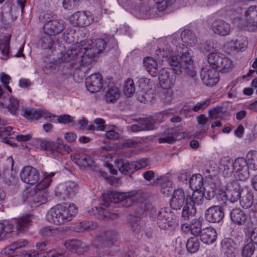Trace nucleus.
<instances>
[{"mask_svg": "<svg viewBox=\"0 0 257 257\" xmlns=\"http://www.w3.org/2000/svg\"><path fill=\"white\" fill-rule=\"evenodd\" d=\"M103 203L105 207L109 205V203H120L122 205L128 207L134 204L140 203L139 207L142 211L148 209L147 204L143 201L139 194L134 192H111L103 195Z\"/></svg>", "mask_w": 257, "mask_h": 257, "instance_id": "obj_1", "label": "nucleus"}, {"mask_svg": "<svg viewBox=\"0 0 257 257\" xmlns=\"http://www.w3.org/2000/svg\"><path fill=\"white\" fill-rule=\"evenodd\" d=\"M54 172L43 173L44 178L40 181V174L39 171L31 166L23 168L20 172L21 179L23 182L30 185H36L35 190H41L47 188L52 182Z\"/></svg>", "mask_w": 257, "mask_h": 257, "instance_id": "obj_2", "label": "nucleus"}, {"mask_svg": "<svg viewBox=\"0 0 257 257\" xmlns=\"http://www.w3.org/2000/svg\"><path fill=\"white\" fill-rule=\"evenodd\" d=\"M77 212L78 208L74 204L68 206L66 204H59L47 212L46 219L50 223L60 225L72 220Z\"/></svg>", "mask_w": 257, "mask_h": 257, "instance_id": "obj_3", "label": "nucleus"}, {"mask_svg": "<svg viewBox=\"0 0 257 257\" xmlns=\"http://www.w3.org/2000/svg\"><path fill=\"white\" fill-rule=\"evenodd\" d=\"M85 49L82 43L75 45L62 53L61 60L64 62L78 63L80 65H83L85 63H91L90 60H87Z\"/></svg>", "mask_w": 257, "mask_h": 257, "instance_id": "obj_4", "label": "nucleus"}, {"mask_svg": "<svg viewBox=\"0 0 257 257\" xmlns=\"http://www.w3.org/2000/svg\"><path fill=\"white\" fill-rule=\"evenodd\" d=\"M208 62L217 72L227 73L233 67L232 62L225 55L220 53H211L208 56Z\"/></svg>", "mask_w": 257, "mask_h": 257, "instance_id": "obj_5", "label": "nucleus"}, {"mask_svg": "<svg viewBox=\"0 0 257 257\" xmlns=\"http://www.w3.org/2000/svg\"><path fill=\"white\" fill-rule=\"evenodd\" d=\"M177 52L178 53L177 56L173 55V52L171 49L170 46L164 42L156 50V55L158 60L162 61H167L170 65L174 67V68H177L183 66L179 58V50H177Z\"/></svg>", "mask_w": 257, "mask_h": 257, "instance_id": "obj_6", "label": "nucleus"}, {"mask_svg": "<svg viewBox=\"0 0 257 257\" xmlns=\"http://www.w3.org/2000/svg\"><path fill=\"white\" fill-rule=\"evenodd\" d=\"M41 147L47 152V156L59 159L65 154L69 153L70 148L69 146L64 144L61 141L58 142L44 141L41 143Z\"/></svg>", "mask_w": 257, "mask_h": 257, "instance_id": "obj_7", "label": "nucleus"}, {"mask_svg": "<svg viewBox=\"0 0 257 257\" xmlns=\"http://www.w3.org/2000/svg\"><path fill=\"white\" fill-rule=\"evenodd\" d=\"M32 219L31 215H26L22 217L14 219L13 220L12 223L5 224V229H4V238L9 237V234L13 232L14 228L13 223L15 224L17 230L21 231L30 225Z\"/></svg>", "mask_w": 257, "mask_h": 257, "instance_id": "obj_8", "label": "nucleus"}, {"mask_svg": "<svg viewBox=\"0 0 257 257\" xmlns=\"http://www.w3.org/2000/svg\"><path fill=\"white\" fill-rule=\"evenodd\" d=\"M211 67L210 65L205 66L200 71V78L203 84L210 87L215 85L219 81L218 72Z\"/></svg>", "mask_w": 257, "mask_h": 257, "instance_id": "obj_9", "label": "nucleus"}, {"mask_svg": "<svg viewBox=\"0 0 257 257\" xmlns=\"http://www.w3.org/2000/svg\"><path fill=\"white\" fill-rule=\"evenodd\" d=\"M175 221V216L169 209H160L157 215V222L161 229H165L173 226Z\"/></svg>", "mask_w": 257, "mask_h": 257, "instance_id": "obj_10", "label": "nucleus"}, {"mask_svg": "<svg viewBox=\"0 0 257 257\" xmlns=\"http://www.w3.org/2000/svg\"><path fill=\"white\" fill-rule=\"evenodd\" d=\"M230 210L218 205H214L208 208L205 213L206 220L213 223L219 222L224 216L225 212Z\"/></svg>", "mask_w": 257, "mask_h": 257, "instance_id": "obj_11", "label": "nucleus"}, {"mask_svg": "<svg viewBox=\"0 0 257 257\" xmlns=\"http://www.w3.org/2000/svg\"><path fill=\"white\" fill-rule=\"evenodd\" d=\"M249 166L246 160L237 158L235 160L234 176L236 179L245 181L249 177Z\"/></svg>", "mask_w": 257, "mask_h": 257, "instance_id": "obj_12", "label": "nucleus"}, {"mask_svg": "<svg viewBox=\"0 0 257 257\" xmlns=\"http://www.w3.org/2000/svg\"><path fill=\"white\" fill-rule=\"evenodd\" d=\"M70 21L75 26H86L90 25L94 21L93 17L90 12H77L73 14Z\"/></svg>", "mask_w": 257, "mask_h": 257, "instance_id": "obj_13", "label": "nucleus"}, {"mask_svg": "<svg viewBox=\"0 0 257 257\" xmlns=\"http://www.w3.org/2000/svg\"><path fill=\"white\" fill-rule=\"evenodd\" d=\"M174 71L171 72L168 69L163 68L160 70L158 77L160 84L165 89L172 88L175 84L176 76Z\"/></svg>", "mask_w": 257, "mask_h": 257, "instance_id": "obj_14", "label": "nucleus"}, {"mask_svg": "<svg viewBox=\"0 0 257 257\" xmlns=\"http://www.w3.org/2000/svg\"><path fill=\"white\" fill-rule=\"evenodd\" d=\"M23 111L24 113V116L30 120H38L41 117H44L50 121H52L54 118L56 117L55 115L48 112L46 110L26 108L23 109Z\"/></svg>", "mask_w": 257, "mask_h": 257, "instance_id": "obj_15", "label": "nucleus"}, {"mask_svg": "<svg viewBox=\"0 0 257 257\" xmlns=\"http://www.w3.org/2000/svg\"><path fill=\"white\" fill-rule=\"evenodd\" d=\"M89 44L86 45V46H84L85 48V53L86 54V57H87L88 60L91 61L92 59L102 53V51L105 49L106 47V42L103 39H98L95 41L93 44V46L90 48L88 47Z\"/></svg>", "mask_w": 257, "mask_h": 257, "instance_id": "obj_16", "label": "nucleus"}, {"mask_svg": "<svg viewBox=\"0 0 257 257\" xmlns=\"http://www.w3.org/2000/svg\"><path fill=\"white\" fill-rule=\"evenodd\" d=\"M85 85L88 90L91 93L99 91L103 85L101 75L98 73L91 74L86 78Z\"/></svg>", "mask_w": 257, "mask_h": 257, "instance_id": "obj_17", "label": "nucleus"}, {"mask_svg": "<svg viewBox=\"0 0 257 257\" xmlns=\"http://www.w3.org/2000/svg\"><path fill=\"white\" fill-rule=\"evenodd\" d=\"M211 29L215 34L224 37L230 34L231 27L230 25L227 22L221 19H217L212 23Z\"/></svg>", "mask_w": 257, "mask_h": 257, "instance_id": "obj_18", "label": "nucleus"}, {"mask_svg": "<svg viewBox=\"0 0 257 257\" xmlns=\"http://www.w3.org/2000/svg\"><path fill=\"white\" fill-rule=\"evenodd\" d=\"M204 222V219L202 217H199L193 219L190 224L184 223L181 226L182 230L187 233L189 232L197 236L199 235L202 232V223Z\"/></svg>", "mask_w": 257, "mask_h": 257, "instance_id": "obj_19", "label": "nucleus"}, {"mask_svg": "<svg viewBox=\"0 0 257 257\" xmlns=\"http://www.w3.org/2000/svg\"><path fill=\"white\" fill-rule=\"evenodd\" d=\"M218 168L225 177H230L235 169V161L229 157H223L219 161Z\"/></svg>", "mask_w": 257, "mask_h": 257, "instance_id": "obj_20", "label": "nucleus"}, {"mask_svg": "<svg viewBox=\"0 0 257 257\" xmlns=\"http://www.w3.org/2000/svg\"><path fill=\"white\" fill-rule=\"evenodd\" d=\"M220 251L226 257H235L236 244L231 238H225L220 243Z\"/></svg>", "mask_w": 257, "mask_h": 257, "instance_id": "obj_21", "label": "nucleus"}, {"mask_svg": "<svg viewBox=\"0 0 257 257\" xmlns=\"http://www.w3.org/2000/svg\"><path fill=\"white\" fill-rule=\"evenodd\" d=\"M186 200L185 193L182 189H178L174 191L170 205L174 210H180L185 205Z\"/></svg>", "mask_w": 257, "mask_h": 257, "instance_id": "obj_22", "label": "nucleus"}, {"mask_svg": "<svg viewBox=\"0 0 257 257\" xmlns=\"http://www.w3.org/2000/svg\"><path fill=\"white\" fill-rule=\"evenodd\" d=\"M44 26L47 34L56 35L63 31L65 28V23L62 20L55 19L50 23H47Z\"/></svg>", "mask_w": 257, "mask_h": 257, "instance_id": "obj_23", "label": "nucleus"}, {"mask_svg": "<svg viewBox=\"0 0 257 257\" xmlns=\"http://www.w3.org/2000/svg\"><path fill=\"white\" fill-rule=\"evenodd\" d=\"M231 220L238 225H245L247 220L246 214L239 208H232L229 211Z\"/></svg>", "mask_w": 257, "mask_h": 257, "instance_id": "obj_24", "label": "nucleus"}, {"mask_svg": "<svg viewBox=\"0 0 257 257\" xmlns=\"http://www.w3.org/2000/svg\"><path fill=\"white\" fill-rule=\"evenodd\" d=\"M245 15L248 17L246 22L248 31H254L257 28V7L253 6L249 7Z\"/></svg>", "mask_w": 257, "mask_h": 257, "instance_id": "obj_25", "label": "nucleus"}, {"mask_svg": "<svg viewBox=\"0 0 257 257\" xmlns=\"http://www.w3.org/2000/svg\"><path fill=\"white\" fill-rule=\"evenodd\" d=\"M13 127L11 126H7L0 131V137L6 138L7 136L10 137V138H16L20 142H26L30 140L32 138V136L30 134L28 135H18V133H15L14 131H12Z\"/></svg>", "mask_w": 257, "mask_h": 257, "instance_id": "obj_26", "label": "nucleus"}, {"mask_svg": "<svg viewBox=\"0 0 257 257\" xmlns=\"http://www.w3.org/2000/svg\"><path fill=\"white\" fill-rule=\"evenodd\" d=\"M71 157L75 164L84 167H90L94 163L91 156L84 153H76L72 155Z\"/></svg>", "mask_w": 257, "mask_h": 257, "instance_id": "obj_27", "label": "nucleus"}, {"mask_svg": "<svg viewBox=\"0 0 257 257\" xmlns=\"http://www.w3.org/2000/svg\"><path fill=\"white\" fill-rule=\"evenodd\" d=\"M199 235L202 242L209 244L215 241L216 239L217 233L213 228L206 227L202 229Z\"/></svg>", "mask_w": 257, "mask_h": 257, "instance_id": "obj_28", "label": "nucleus"}, {"mask_svg": "<svg viewBox=\"0 0 257 257\" xmlns=\"http://www.w3.org/2000/svg\"><path fill=\"white\" fill-rule=\"evenodd\" d=\"M204 194L199 190L194 191L191 195H187L186 202L195 207L203 203Z\"/></svg>", "mask_w": 257, "mask_h": 257, "instance_id": "obj_29", "label": "nucleus"}, {"mask_svg": "<svg viewBox=\"0 0 257 257\" xmlns=\"http://www.w3.org/2000/svg\"><path fill=\"white\" fill-rule=\"evenodd\" d=\"M215 198L219 203L220 207H223L229 210L232 208V202L227 199L226 193L222 190H219L215 195Z\"/></svg>", "mask_w": 257, "mask_h": 257, "instance_id": "obj_30", "label": "nucleus"}, {"mask_svg": "<svg viewBox=\"0 0 257 257\" xmlns=\"http://www.w3.org/2000/svg\"><path fill=\"white\" fill-rule=\"evenodd\" d=\"M117 233L114 229L106 230L100 233L98 236L101 240L107 242L108 245H112L117 240Z\"/></svg>", "mask_w": 257, "mask_h": 257, "instance_id": "obj_31", "label": "nucleus"}, {"mask_svg": "<svg viewBox=\"0 0 257 257\" xmlns=\"http://www.w3.org/2000/svg\"><path fill=\"white\" fill-rule=\"evenodd\" d=\"M144 66L148 73L153 77L158 74V64L152 57H147L144 59Z\"/></svg>", "mask_w": 257, "mask_h": 257, "instance_id": "obj_32", "label": "nucleus"}, {"mask_svg": "<svg viewBox=\"0 0 257 257\" xmlns=\"http://www.w3.org/2000/svg\"><path fill=\"white\" fill-rule=\"evenodd\" d=\"M179 53L180 55L179 58L181 59L182 66L193 64V53L191 50H189L187 47H185L183 48L182 51H180Z\"/></svg>", "mask_w": 257, "mask_h": 257, "instance_id": "obj_33", "label": "nucleus"}, {"mask_svg": "<svg viewBox=\"0 0 257 257\" xmlns=\"http://www.w3.org/2000/svg\"><path fill=\"white\" fill-rule=\"evenodd\" d=\"M116 163L117 168L122 173H132L136 171L133 162L130 163L127 161L119 160L116 161Z\"/></svg>", "mask_w": 257, "mask_h": 257, "instance_id": "obj_34", "label": "nucleus"}, {"mask_svg": "<svg viewBox=\"0 0 257 257\" xmlns=\"http://www.w3.org/2000/svg\"><path fill=\"white\" fill-rule=\"evenodd\" d=\"M240 204L241 207L245 209L250 208L252 204L253 201V197L252 193L246 190L243 191L240 199Z\"/></svg>", "mask_w": 257, "mask_h": 257, "instance_id": "obj_35", "label": "nucleus"}, {"mask_svg": "<svg viewBox=\"0 0 257 257\" xmlns=\"http://www.w3.org/2000/svg\"><path fill=\"white\" fill-rule=\"evenodd\" d=\"M173 70L175 74L179 75L182 73H184V75L186 77L197 75V71L193 64L183 66V67H180L179 68H174Z\"/></svg>", "mask_w": 257, "mask_h": 257, "instance_id": "obj_36", "label": "nucleus"}, {"mask_svg": "<svg viewBox=\"0 0 257 257\" xmlns=\"http://www.w3.org/2000/svg\"><path fill=\"white\" fill-rule=\"evenodd\" d=\"M196 214V208L195 206L185 202L182 211L181 217L184 220H189Z\"/></svg>", "mask_w": 257, "mask_h": 257, "instance_id": "obj_37", "label": "nucleus"}, {"mask_svg": "<svg viewBox=\"0 0 257 257\" xmlns=\"http://www.w3.org/2000/svg\"><path fill=\"white\" fill-rule=\"evenodd\" d=\"M27 244V241L26 240H19L4 248L1 251V253L5 255L12 254L17 249L24 247Z\"/></svg>", "mask_w": 257, "mask_h": 257, "instance_id": "obj_38", "label": "nucleus"}, {"mask_svg": "<svg viewBox=\"0 0 257 257\" xmlns=\"http://www.w3.org/2000/svg\"><path fill=\"white\" fill-rule=\"evenodd\" d=\"M181 38L183 42L190 46H194L197 42L195 34L191 30H185L181 33Z\"/></svg>", "mask_w": 257, "mask_h": 257, "instance_id": "obj_39", "label": "nucleus"}, {"mask_svg": "<svg viewBox=\"0 0 257 257\" xmlns=\"http://www.w3.org/2000/svg\"><path fill=\"white\" fill-rule=\"evenodd\" d=\"M29 201H33L34 204L38 206L41 204H45L47 202V195L45 192H36L33 195V198L28 197Z\"/></svg>", "mask_w": 257, "mask_h": 257, "instance_id": "obj_40", "label": "nucleus"}, {"mask_svg": "<svg viewBox=\"0 0 257 257\" xmlns=\"http://www.w3.org/2000/svg\"><path fill=\"white\" fill-rule=\"evenodd\" d=\"M65 247L72 252H80L83 250L82 242L77 239L68 240L65 242Z\"/></svg>", "mask_w": 257, "mask_h": 257, "instance_id": "obj_41", "label": "nucleus"}, {"mask_svg": "<svg viewBox=\"0 0 257 257\" xmlns=\"http://www.w3.org/2000/svg\"><path fill=\"white\" fill-rule=\"evenodd\" d=\"M203 177L200 174H194L189 179L191 187L195 190H199L203 186Z\"/></svg>", "mask_w": 257, "mask_h": 257, "instance_id": "obj_42", "label": "nucleus"}, {"mask_svg": "<svg viewBox=\"0 0 257 257\" xmlns=\"http://www.w3.org/2000/svg\"><path fill=\"white\" fill-rule=\"evenodd\" d=\"M97 227L98 225L97 223L88 220L80 222L77 226L78 231L80 232L95 230L97 229Z\"/></svg>", "mask_w": 257, "mask_h": 257, "instance_id": "obj_43", "label": "nucleus"}, {"mask_svg": "<svg viewBox=\"0 0 257 257\" xmlns=\"http://www.w3.org/2000/svg\"><path fill=\"white\" fill-rule=\"evenodd\" d=\"M187 250L190 253H195L198 251L200 247V242L196 236L191 237L186 243Z\"/></svg>", "mask_w": 257, "mask_h": 257, "instance_id": "obj_44", "label": "nucleus"}, {"mask_svg": "<svg viewBox=\"0 0 257 257\" xmlns=\"http://www.w3.org/2000/svg\"><path fill=\"white\" fill-rule=\"evenodd\" d=\"M105 97L107 102H114L119 97L118 88L116 86H111L109 87L108 90L106 92Z\"/></svg>", "mask_w": 257, "mask_h": 257, "instance_id": "obj_45", "label": "nucleus"}, {"mask_svg": "<svg viewBox=\"0 0 257 257\" xmlns=\"http://www.w3.org/2000/svg\"><path fill=\"white\" fill-rule=\"evenodd\" d=\"M247 165L253 170H257V151H251L246 156Z\"/></svg>", "mask_w": 257, "mask_h": 257, "instance_id": "obj_46", "label": "nucleus"}, {"mask_svg": "<svg viewBox=\"0 0 257 257\" xmlns=\"http://www.w3.org/2000/svg\"><path fill=\"white\" fill-rule=\"evenodd\" d=\"M123 92L124 94L131 97L135 92V86L133 80L131 78H128L124 83L123 87Z\"/></svg>", "mask_w": 257, "mask_h": 257, "instance_id": "obj_47", "label": "nucleus"}, {"mask_svg": "<svg viewBox=\"0 0 257 257\" xmlns=\"http://www.w3.org/2000/svg\"><path fill=\"white\" fill-rule=\"evenodd\" d=\"M176 140L172 130H168L166 131L158 139L159 143H173Z\"/></svg>", "mask_w": 257, "mask_h": 257, "instance_id": "obj_48", "label": "nucleus"}, {"mask_svg": "<svg viewBox=\"0 0 257 257\" xmlns=\"http://www.w3.org/2000/svg\"><path fill=\"white\" fill-rule=\"evenodd\" d=\"M139 122L143 131H150L155 128V119L152 117L141 119Z\"/></svg>", "mask_w": 257, "mask_h": 257, "instance_id": "obj_49", "label": "nucleus"}, {"mask_svg": "<svg viewBox=\"0 0 257 257\" xmlns=\"http://www.w3.org/2000/svg\"><path fill=\"white\" fill-rule=\"evenodd\" d=\"M152 82L150 79L147 78H141L138 80V85L140 88L139 91H149L152 89Z\"/></svg>", "mask_w": 257, "mask_h": 257, "instance_id": "obj_50", "label": "nucleus"}, {"mask_svg": "<svg viewBox=\"0 0 257 257\" xmlns=\"http://www.w3.org/2000/svg\"><path fill=\"white\" fill-rule=\"evenodd\" d=\"M154 98L153 93L152 89L150 91H139L138 95V99L144 103H148L151 102Z\"/></svg>", "mask_w": 257, "mask_h": 257, "instance_id": "obj_51", "label": "nucleus"}, {"mask_svg": "<svg viewBox=\"0 0 257 257\" xmlns=\"http://www.w3.org/2000/svg\"><path fill=\"white\" fill-rule=\"evenodd\" d=\"M41 47L44 49H51L54 44L53 37L51 35H46L40 40Z\"/></svg>", "mask_w": 257, "mask_h": 257, "instance_id": "obj_52", "label": "nucleus"}, {"mask_svg": "<svg viewBox=\"0 0 257 257\" xmlns=\"http://www.w3.org/2000/svg\"><path fill=\"white\" fill-rule=\"evenodd\" d=\"M255 249L254 244L249 242L245 244L241 249V254L242 257H251Z\"/></svg>", "mask_w": 257, "mask_h": 257, "instance_id": "obj_53", "label": "nucleus"}, {"mask_svg": "<svg viewBox=\"0 0 257 257\" xmlns=\"http://www.w3.org/2000/svg\"><path fill=\"white\" fill-rule=\"evenodd\" d=\"M139 221V218L135 216H131L129 219L130 227L132 231L135 233H138L141 231V227Z\"/></svg>", "mask_w": 257, "mask_h": 257, "instance_id": "obj_54", "label": "nucleus"}, {"mask_svg": "<svg viewBox=\"0 0 257 257\" xmlns=\"http://www.w3.org/2000/svg\"><path fill=\"white\" fill-rule=\"evenodd\" d=\"M19 108V102L18 100L13 97L10 98V104L8 106L9 111L14 115H17V113Z\"/></svg>", "mask_w": 257, "mask_h": 257, "instance_id": "obj_55", "label": "nucleus"}, {"mask_svg": "<svg viewBox=\"0 0 257 257\" xmlns=\"http://www.w3.org/2000/svg\"><path fill=\"white\" fill-rule=\"evenodd\" d=\"M54 15L51 12H43L40 14L39 19L40 21L43 22L44 24L47 23H50L51 21L55 20Z\"/></svg>", "mask_w": 257, "mask_h": 257, "instance_id": "obj_56", "label": "nucleus"}, {"mask_svg": "<svg viewBox=\"0 0 257 257\" xmlns=\"http://www.w3.org/2000/svg\"><path fill=\"white\" fill-rule=\"evenodd\" d=\"M10 38L5 37L0 43V50L4 56H7L9 52V44Z\"/></svg>", "mask_w": 257, "mask_h": 257, "instance_id": "obj_57", "label": "nucleus"}, {"mask_svg": "<svg viewBox=\"0 0 257 257\" xmlns=\"http://www.w3.org/2000/svg\"><path fill=\"white\" fill-rule=\"evenodd\" d=\"M234 47L236 50L240 51L244 50L246 48L247 45L246 38L245 37H240L236 40L234 42Z\"/></svg>", "mask_w": 257, "mask_h": 257, "instance_id": "obj_58", "label": "nucleus"}, {"mask_svg": "<svg viewBox=\"0 0 257 257\" xmlns=\"http://www.w3.org/2000/svg\"><path fill=\"white\" fill-rule=\"evenodd\" d=\"M135 167V171L139 169L147 168L150 165V163L147 159H141L137 161L133 162Z\"/></svg>", "mask_w": 257, "mask_h": 257, "instance_id": "obj_59", "label": "nucleus"}, {"mask_svg": "<svg viewBox=\"0 0 257 257\" xmlns=\"http://www.w3.org/2000/svg\"><path fill=\"white\" fill-rule=\"evenodd\" d=\"M80 0H64L63 8L68 10H71L77 8L79 5Z\"/></svg>", "mask_w": 257, "mask_h": 257, "instance_id": "obj_60", "label": "nucleus"}, {"mask_svg": "<svg viewBox=\"0 0 257 257\" xmlns=\"http://www.w3.org/2000/svg\"><path fill=\"white\" fill-rule=\"evenodd\" d=\"M118 129L116 128L114 130H109L105 133V137L109 140H118L120 136V131L118 132Z\"/></svg>", "mask_w": 257, "mask_h": 257, "instance_id": "obj_61", "label": "nucleus"}, {"mask_svg": "<svg viewBox=\"0 0 257 257\" xmlns=\"http://www.w3.org/2000/svg\"><path fill=\"white\" fill-rule=\"evenodd\" d=\"M159 4V9L161 11H164L167 7L173 5L176 0H154Z\"/></svg>", "mask_w": 257, "mask_h": 257, "instance_id": "obj_62", "label": "nucleus"}, {"mask_svg": "<svg viewBox=\"0 0 257 257\" xmlns=\"http://www.w3.org/2000/svg\"><path fill=\"white\" fill-rule=\"evenodd\" d=\"M211 100L207 99L204 101L197 102L195 106L191 108L194 111H198L200 109H204L207 107L210 103Z\"/></svg>", "mask_w": 257, "mask_h": 257, "instance_id": "obj_63", "label": "nucleus"}, {"mask_svg": "<svg viewBox=\"0 0 257 257\" xmlns=\"http://www.w3.org/2000/svg\"><path fill=\"white\" fill-rule=\"evenodd\" d=\"M56 230L52 226H46L41 229L40 232V234L44 236H50L52 235Z\"/></svg>", "mask_w": 257, "mask_h": 257, "instance_id": "obj_64", "label": "nucleus"}]
</instances>
